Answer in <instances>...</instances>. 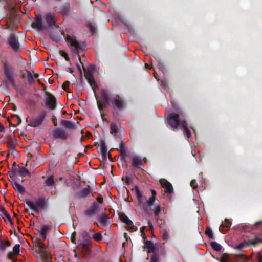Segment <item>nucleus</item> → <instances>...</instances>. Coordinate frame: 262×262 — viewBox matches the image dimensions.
<instances>
[{
  "instance_id": "864d4df0",
  "label": "nucleus",
  "mask_w": 262,
  "mask_h": 262,
  "mask_svg": "<svg viewBox=\"0 0 262 262\" xmlns=\"http://www.w3.org/2000/svg\"><path fill=\"white\" fill-rule=\"evenodd\" d=\"M195 180H193L190 182V185L193 188H195L196 187V185H195Z\"/></svg>"
},
{
  "instance_id": "0eeeda50",
  "label": "nucleus",
  "mask_w": 262,
  "mask_h": 262,
  "mask_svg": "<svg viewBox=\"0 0 262 262\" xmlns=\"http://www.w3.org/2000/svg\"><path fill=\"white\" fill-rule=\"evenodd\" d=\"M32 26L33 28L38 31L44 30L47 27L43 24L42 17L40 15H36L35 21L33 23Z\"/></svg>"
},
{
  "instance_id": "09e8293b",
  "label": "nucleus",
  "mask_w": 262,
  "mask_h": 262,
  "mask_svg": "<svg viewBox=\"0 0 262 262\" xmlns=\"http://www.w3.org/2000/svg\"><path fill=\"white\" fill-rule=\"evenodd\" d=\"M75 236H76V232H73L71 235V241L72 242V243H75V244L76 243Z\"/></svg>"
},
{
  "instance_id": "f8f14e48",
  "label": "nucleus",
  "mask_w": 262,
  "mask_h": 262,
  "mask_svg": "<svg viewBox=\"0 0 262 262\" xmlns=\"http://www.w3.org/2000/svg\"><path fill=\"white\" fill-rule=\"evenodd\" d=\"M45 117V114H42L38 117L31 121L30 125L32 127H37L40 125L43 122Z\"/></svg>"
},
{
  "instance_id": "4c0bfd02",
  "label": "nucleus",
  "mask_w": 262,
  "mask_h": 262,
  "mask_svg": "<svg viewBox=\"0 0 262 262\" xmlns=\"http://www.w3.org/2000/svg\"><path fill=\"white\" fill-rule=\"evenodd\" d=\"M231 225V221L227 219H225L224 222L222 223L221 226L223 227H230Z\"/></svg>"
},
{
  "instance_id": "1a4fd4ad",
  "label": "nucleus",
  "mask_w": 262,
  "mask_h": 262,
  "mask_svg": "<svg viewBox=\"0 0 262 262\" xmlns=\"http://www.w3.org/2000/svg\"><path fill=\"white\" fill-rule=\"evenodd\" d=\"M53 136L55 138L66 140L68 137L66 130L62 128L56 129L53 132Z\"/></svg>"
},
{
  "instance_id": "5fc2aeb1",
  "label": "nucleus",
  "mask_w": 262,
  "mask_h": 262,
  "mask_svg": "<svg viewBox=\"0 0 262 262\" xmlns=\"http://www.w3.org/2000/svg\"><path fill=\"white\" fill-rule=\"evenodd\" d=\"M161 84L164 86H167V81L166 79H163L161 80Z\"/></svg>"
},
{
  "instance_id": "f257e3e1",
  "label": "nucleus",
  "mask_w": 262,
  "mask_h": 262,
  "mask_svg": "<svg viewBox=\"0 0 262 262\" xmlns=\"http://www.w3.org/2000/svg\"><path fill=\"white\" fill-rule=\"evenodd\" d=\"M173 107L178 113H172L168 115L167 116V124L173 130L178 129L179 127H181V128H183L184 132L186 133L187 137L189 138L191 134L187 128V123L186 120L184 118L182 112L180 110H178L175 107L174 104H173Z\"/></svg>"
},
{
  "instance_id": "72a5a7b5",
  "label": "nucleus",
  "mask_w": 262,
  "mask_h": 262,
  "mask_svg": "<svg viewBox=\"0 0 262 262\" xmlns=\"http://www.w3.org/2000/svg\"><path fill=\"white\" fill-rule=\"evenodd\" d=\"M137 199H138V201L140 203L143 204V208L145 210L146 209V201H147V199L143 195V196Z\"/></svg>"
},
{
  "instance_id": "f3484780",
  "label": "nucleus",
  "mask_w": 262,
  "mask_h": 262,
  "mask_svg": "<svg viewBox=\"0 0 262 262\" xmlns=\"http://www.w3.org/2000/svg\"><path fill=\"white\" fill-rule=\"evenodd\" d=\"M4 68L6 76L11 81L13 84H14L15 80L13 76V73L7 64H5L4 66Z\"/></svg>"
},
{
  "instance_id": "58836bf2",
  "label": "nucleus",
  "mask_w": 262,
  "mask_h": 262,
  "mask_svg": "<svg viewBox=\"0 0 262 262\" xmlns=\"http://www.w3.org/2000/svg\"><path fill=\"white\" fill-rule=\"evenodd\" d=\"M162 232V238L164 240H168L169 239V234L166 229H163Z\"/></svg>"
},
{
  "instance_id": "c9c22d12",
  "label": "nucleus",
  "mask_w": 262,
  "mask_h": 262,
  "mask_svg": "<svg viewBox=\"0 0 262 262\" xmlns=\"http://www.w3.org/2000/svg\"><path fill=\"white\" fill-rule=\"evenodd\" d=\"M47 186H52L55 185V183L52 178H48L45 181Z\"/></svg>"
},
{
  "instance_id": "6ab92c4d",
  "label": "nucleus",
  "mask_w": 262,
  "mask_h": 262,
  "mask_svg": "<svg viewBox=\"0 0 262 262\" xmlns=\"http://www.w3.org/2000/svg\"><path fill=\"white\" fill-rule=\"evenodd\" d=\"M132 164L138 168H142L143 165L142 163L141 158L138 156H134L132 158Z\"/></svg>"
},
{
  "instance_id": "a19ab883",
  "label": "nucleus",
  "mask_w": 262,
  "mask_h": 262,
  "mask_svg": "<svg viewBox=\"0 0 262 262\" xmlns=\"http://www.w3.org/2000/svg\"><path fill=\"white\" fill-rule=\"evenodd\" d=\"M80 246H81L83 252H85V253L90 251L88 243L80 245Z\"/></svg>"
},
{
  "instance_id": "ddd939ff",
  "label": "nucleus",
  "mask_w": 262,
  "mask_h": 262,
  "mask_svg": "<svg viewBox=\"0 0 262 262\" xmlns=\"http://www.w3.org/2000/svg\"><path fill=\"white\" fill-rule=\"evenodd\" d=\"M99 224L98 225L102 226H106L110 224L109 218L105 213L102 212L100 216L98 217Z\"/></svg>"
},
{
  "instance_id": "e433bc0d",
  "label": "nucleus",
  "mask_w": 262,
  "mask_h": 262,
  "mask_svg": "<svg viewBox=\"0 0 262 262\" xmlns=\"http://www.w3.org/2000/svg\"><path fill=\"white\" fill-rule=\"evenodd\" d=\"M135 190L137 199L143 195V191L140 190L138 186H136L135 187Z\"/></svg>"
},
{
  "instance_id": "7c9ffc66",
  "label": "nucleus",
  "mask_w": 262,
  "mask_h": 262,
  "mask_svg": "<svg viewBox=\"0 0 262 262\" xmlns=\"http://www.w3.org/2000/svg\"><path fill=\"white\" fill-rule=\"evenodd\" d=\"M259 243H262V239L258 237H255L254 239L249 240L248 243L255 246Z\"/></svg>"
},
{
  "instance_id": "f03ea898",
  "label": "nucleus",
  "mask_w": 262,
  "mask_h": 262,
  "mask_svg": "<svg viewBox=\"0 0 262 262\" xmlns=\"http://www.w3.org/2000/svg\"><path fill=\"white\" fill-rule=\"evenodd\" d=\"M101 95L103 102L108 103L110 100L114 110L122 111L125 108L126 102L121 96L117 95H113L109 99L107 92L105 90H102Z\"/></svg>"
},
{
  "instance_id": "5701e85b",
  "label": "nucleus",
  "mask_w": 262,
  "mask_h": 262,
  "mask_svg": "<svg viewBox=\"0 0 262 262\" xmlns=\"http://www.w3.org/2000/svg\"><path fill=\"white\" fill-rule=\"evenodd\" d=\"M89 238V236L87 233H83L81 234L78 241V245H80L87 243L88 239Z\"/></svg>"
},
{
  "instance_id": "680f3d73",
  "label": "nucleus",
  "mask_w": 262,
  "mask_h": 262,
  "mask_svg": "<svg viewBox=\"0 0 262 262\" xmlns=\"http://www.w3.org/2000/svg\"><path fill=\"white\" fill-rule=\"evenodd\" d=\"M18 119V124H20L21 122V119L18 115H15Z\"/></svg>"
},
{
  "instance_id": "3c124183",
  "label": "nucleus",
  "mask_w": 262,
  "mask_h": 262,
  "mask_svg": "<svg viewBox=\"0 0 262 262\" xmlns=\"http://www.w3.org/2000/svg\"><path fill=\"white\" fill-rule=\"evenodd\" d=\"M70 85V82L69 81H66L62 85V88L64 90H66L69 85Z\"/></svg>"
},
{
  "instance_id": "cd10ccee",
  "label": "nucleus",
  "mask_w": 262,
  "mask_h": 262,
  "mask_svg": "<svg viewBox=\"0 0 262 262\" xmlns=\"http://www.w3.org/2000/svg\"><path fill=\"white\" fill-rule=\"evenodd\" d=\"M0 215L5 220L7 219V220H11V217L4 207L0 208Z\"/></svg>"
},
{
  "instance_id": "e2e57ef3",
  "label": "nucleus",
  "mask_w": 262,
  "mask_h": 262,
  "mask_svg": "<svg viewBox=\"0 0 262 262\" xmlns=\"http://www.w3.org/2000/svg\"><path fill=\"white\" fill-rule=\"evenodd\" d=\"M257 257L258 258V262H262V257L259 255H257Z\"/></svg>"
},
{
  "instance_id": "4468645a",
  "label": "nucleus",
  "mask_w": 262,
  "mask_h": 262,
  "mask_svg": "<svg viewBox=\"0 0 262 262\" xmlns=\"http://www.w3.org/2000/svg\"><path fill=\"white\" fill-rule=\"evenodd\" d=\"M11 182L13 188L16 191H18L20 193H23L25 192V188L17 181L11 179Z\"/></svg>"
},
{
  "instance_id": "9b49d317",
  "label": "nucleus",
  "mask_w": 262,
  "mask_h": 262,
  "mask_svg": "<svg viewBox=\"0 0 262 262\" xmlns=\"http://www.w3.org/2000/svg\"><path fill=\"white\" fill-rule=\"evenodd\" d=\"M93 195L90 187L88 186L81 189L77 194V197L79 198H84L87 196H90Z\"/></svg>"
},
{
  "instance_id": "0e129e2a",
  "label": "nucleus",
  "mask_w": 262,
  "mask_h": 262,
  "mask_svg": "<svg viewBox=\"0 0 262 262\" xmlns=\"http://www.w3.org/2000/svg\"><path fill=\"white\" fill-rule=\"evenodd\" d=\"M50 37L53 40H56L57 39V38L56 37H55L54 35H50Z\"/></svg>"
},
{
  "instance_id": "a878e982",
  "label": "nucleus",
  "mask_w": 262,
  "mask_h": 262,
  "mask_svg": "<svg viewBox=\"0 0 262 262\" xmlns=\"http://www.w3.org/2000/svg\"><path fill=\"white\" fill-rule=\"evenodd\" d=\"M156 192L155 191H153L152 192V195L149 197L148 200L147 199L146 207L148 206L150 208H151L152 206H153L154 203L155 201V197L154 196Z\"/></svg>"
},
{
  "instance_id": "39448f33",
  "label": "nucleus",
  "mask_w": 262,
  "mask_h": 262,
  "mask_svg": "<svg viewBox=\"0 0 262 262\" xmlns=\"http://www.w3.org/2000/svg\"><path fill=\"white\" fill-rule=\"evenodd\" d=\"M67 42L75 49H85V44L84 42L77 41L74 37L68 36L66 38Z\"/></svg>"
},
{
  "instance_id": "f704fd0d",
  "label": "nucleus",
  "mask_w": 262,
  "mask_h": 262,
  "mask_svg": "<svg viewBox=\"0 0 262 262\" xmlns=\"http://www.w3.org/2000/svg\"><path fill=\"white\" fill-rule=\"evenodd\" d=\"M27 74L26 75V78L28 80V81L30 84H32L34 83V79L33 76L30 71H27Z\"/></svg>"
},
{
  "instance_id": "4d7b16f0",
  "label": "nucleus",
  "mask_w": 262,
  "mask_h": 262,
  "mask_svg": "<svg viewBox=\"0 0 262 262\" xmlns=\"http://www.w3.org/2000/svg\"><path fill=\"white\" fill-rule=\"evenodd\" d=\"M244 247V245L243 244L241 243L239 245L235 247V249H242Z\"/></svg>"
},
{
  "instance_id": "6e6d98bb",
  "label": "nucleus",
  "mask_w": 262,
  "mask_h": 262,
  "mask_svg": "<svg viewBox=\"0 0 262 262\" xmlns=\"http://www.w3.org/2000/svg\"><path fill=\"white\" fill-rule=\"evenodd\" d=\"M148 226H149L150 229L151 230H152L154 226H153V224H152V222L151 221L149 220L148 221Z\"/></svg>"
},
{
  "instance_id": "473e14b6",
  "label": "nucleus",
  "mask_w": 262,
  "mask_h": 262,
  "mask_svg": "<svg viewBox=\"0 0 262 262\" xmlns=\"http://www.w3.org/2000/svg\"><path fill=\"white\" fill-rule=\"evenodd\" d=\"M211 245L212 248L216 251H219L222 249L221 245L215 242H212Z\"/></svg>"
},
{
  "instance_id": "2eb2a0df",
  "label": "nucleus",
  "mask_w": 262,
  "mask_h": 262,
  "mask_svg": "<svg viewBox=\"0 0 262 262\" xmlns=\"http://www.w3.org/2000/svg\"><path fill=\"white\" fill-rule=\"evenodd\" d=\"M47 26L50 27L55 24L54 15L53 13H47L44 16Z\"/></svg>"
},
{
  "instance_id": "bf43d9fd",
  "label": "nucleus",
  "mask_w": 262,
  "mask_h": 262,
  "mask_svg": "<svg viewBox=\"0 0 262 262\" xmlns=\"http://www.w3.org/2000/svg\"><path fill=\"white\" fill-rule=\"evenodd\" d=\"M125 182L127 183H129L131 181V179L129 177H125Z\"/></svg>"
},
{
  "instance_id": "c756f323",
  "label": "nucleus",
  "mask_w": 262,
  "mask_h": 262,
  "mask_svg": "<svg viewBox=\"0 0 262 262\" xmlns=\"http://www.w3.org/2000/svg\"><path fill=\"white\" fill-rule=\"evenodd\" d=\"M145 244L147 248L149 250V252H155V248L152 242L150 241H146Z\"/></svg>"
},
{
  "instance_id": "c03bdc74",
  "label": "nucleus",
  "mask_w": 262,
  "mask_h": 262,
  "mask_svg": "<svg viewBox=\"0 0 262 262\" xmlns=\"http://www.w3.org/2000/svg\"><path fill=\"white\" fill-rule=\"evenodd\" d=\"M151 262H159V257L156 255H154L151 257Z\"/></svg>"
},
{
  "instance_id": "c85d7f7f",
  "label": "nucleus",
  "mask_w": 262,
  "mask_h": 262,
  "mask_svg": "<svg viewBox=\"0 0 262 262\" xmlns=\"http://www.w3.org/2000/svg\"><path fill=\"white\" fill-rule=\"evenodd\" d=\"M85 76L86 79L88 80L89 83L92 86H93V84L94 83V77H93V75H92V74L89 72H87L85 74Z\"/></svg>"
},
{
  "instance_id": "423d86ee",
  "label": "nucleus",
  "mask_w": 262,
  "mask_h": 262,
  "mask_svg": "<svg viewBox=\"0 0 262 262\" xmlns=\"http://www.w3.org/2000/svg\"><path fill=\"white\" fill-rule=\"evenodd\" d=\"M47 96L46 98V106L51 110H53L56 107V98L55 97L50 94L49 92H46Z\"/></svg>"
},
{
  "instance_id": "8fccbe9b",
  "label": "nucleus",
  "mask_w": 262,
  "mask_h": 262,
  "mask_svg": "<svg viewBox=\"0 0 262 262\" xmlns=\"http://www.w3.org/2000/svg\"><path fill=\"white\" fill-rule=\"evenodd\" d=\"M97 103L98 107V108H99L100 110H101L103 109V107H104L103 105V104L100 102V101L99 100H98L97 99Z\"/></svg>"
},
{
  "instance_id": "37998d69",
  "label": "nucleus",
  "mask_w": 262,
  "mask_h": 262,
  "mask_svg": "<svg viewBox=\"0 0 262 262\" xmlns=\"http://www.w3.org/2000/svg\"><path fill=\"white\" fill-rule=\"evenodd\" d=\"M161 211V207L160 206V205H158L157 206H156L155 209L154 210V213H155V216H158L159 215V214L160 213Z\"/></svg>"
},
{
  "instance_id": "603ef678",
  "label": "nucleus",
  "mask_w": 262,
  "mask_h": 262,
  "mask_svg": "<svg viewBox=\"0 0 262 262\" xmlns=\"http://www.w3.org/2000/svg\"><path fill=\"white\" fill-rule=\"evenodd\" d=\"M158 68L162 71H163L164 70V65L162 63H161L160 61H159L158 62Z\"/></svg>"
},
{
  "instance_id": "6e6552de",
  "label": "nucleus",
  "mask_w": 262,
  "mask_h": 262,
  "mask_svg": "<svg viewBox=\"0 0 262 262\" xmlns=\"http://www.w3.org/2000/svg\"><path fill=\"white\" fill-rule=\"evenodd\" d=\"M9 44L11 48L15 51L19 50L20 45L17 38L14 34H11L9 37Z\"/></svg>"
},
{
  "instance_id": "dca6fc26",
  "label": "nucleus",
  "mask_w": 262,
  "mask_h": 262,
  "mask_svg": "<svg viewBox=\"0 0 262 262\" xmlns=\"http://www.w3.org/2000/svg\"><path fill=\"white\" fill-rule=\"evenodd\" d=\"M77 124H78L77 122L75 123L72 121L64 120H62L60 123L61 125L70 129H75L76 127Z\"/></svg>"
},
{
  "instance_id": "13d9d810",
  "label": "nucleus",
  "mask_w": 262,
  "mask_h": 262,
  "mask_svg": "<svg viewBox=\"0 0 262 262\" xmlns=\"http://www.w3.org/2000/svg\"><path fill=\"white\" fill-rule=\"evenodd\" d=\"M4 243L5 244V247L6 246L9 247L10 246V242L8 240L5 241V242H4Z\"/></svg>"
},
{
  "instance_id": "7ed1b4c3",
  "label": "nucleus",
  "mask_w": 262,
  "mask_h": 262,
  "mask_svg": "<svg viewBox=\"0 0 262 262\" xmlns=\"http://www.w3.org/2000/svg\"><path fill=\"white\" fill-rule=\"evenodd\" d=\"M26 203L31 210L36 213H39L47 207L44 197H39L35 202L30 200H27Z\"/></svg>"
},
{
  "instance_id": "ea45409f",
  "label": "nucleus",
  "mask_w": 262,
  "mask_h": 262,
  "mask_svg": "<svg viewBox=\"0 0 262 262\" xmlns=\"http://www.w3.org/2000/svg\"><path fill=\"white\" fill-rule=\"evenodd\" d=\"M20 245L16 244L13 248V252L15 255H18L19 253Z\"/></svg>"
},
{
  "instance_id": "aec40b11",
  "label": "nucleus",
  "mask_w": 262,
  "mask_h": 262,
  "mask_svg": "<svg viewBox=\"0 0 262 262\" xmlns=\"http://www.w3.org/2000/svg\"><path fill=\"white\" fill-rule=\"evenodd\" d=\"M50 229V228L48 225H42L41 228L40 229L38 228L37 230L41 236L43 238H46L47 237V233Z\"/></svg>"
},
{
  "instance_id": "49530a36",
  "label": "nucleus",
  "mask_w": 262,
  "mask_h": 262,
  "mask_svg": "<svg viewBox=\"0 0 262 262\" xmlns=\"http://www.w3.org/2000/svg\"><path fill=\"white\" fill-rule=\"evenodd\" d=\"M6 249L5 244L4 242H0V252H3Z\"/></svg>"
},
{
  "instance_id": "b1692460",
  "label": "nucleus",
  "mask_w": 262,
  "mask_h": 262,
  "mask_svg": "<svg viewBox=\"0 0 262 262\" xmlns=\"http://www.w3.org/2000/svg\"><path fill=\"white\" fill-rule=\"evenodd\" d=\"M122 221L123 223L126 224L128 226L132 231L136 230V229L133 225V222L127 216H124L122 219Z\"/></svg>"
},
{
  "instance_id": "bb28decb",
  "label": "nucleus",
  "mask_w": 262,
  "mask_h": 262,
  "mask_svg": "<svg viewBox=\"0 0 262 262\" xmlns=\"http://www.w3.org/2000/svg\"><path fill=\"white\" fill-rule=\"evenodd\" d=\"M110 132L114 137H115L118 133V128L116 123H112L111 124Z\"/></svg>"
},
{
  "instance_id": "69168bd1",
  "label": "nucleus",
  "mask_w": 262,
  "mask_h": 262,
  "mask_svg": "<svg viewBox=\"0 0 262 262\" xmlns=\"http://www.w3.org/2000/svg\"><path fill=\"white\" fill-rule=\"evenodd\" d=\"M69 72H70V73H73V71H74V69H73V68H69Z\"/></svg>"
},
{
  "instance_id": "a211bd4d",
  "label": "nucleus",
  "mask_w": 262,
  "mask_h": 262,
  "mask_svg": "<svg viewBox=\"0 0 262 262\" xmlns=\"http://www.w3.org/2000/svg\"><path fill=\"white\" fill-rule=\"evenodd\" d=\"M99 150L102 156V159L106 160L107 158L108 157V153L105 145L103 144H101L98 146Z\"/></svg>"
},
{
  "instance_id": "20e7f679",
  "label": "nucleus",
  "mask_w": 262,
  "mask_h": 262,
  "mask_svg": "<svg viewBox=\"0 0 262 262\" xmlns=\"http://www.w3.org/2000/svg\"><path fill=\"white\" fill-rule=\"evenodd\" d=\"M102 202V199L100 198H97V202H94L92 205L85 211V215L88 217H92L97 214L100 211L99 205L101 204Z\"/></svg>"
},
{
  "instance_id": "79ce46f5",
  "label": "nucleus",
  "mask_w": 262,
  "mask_h": 262,
  "mask_svg": "<svg viewBox=\"0 0 262 262\" xmlns=\"http://www.w3.org/2000/svg\"><path fill=\"white\" fill-rule=\"evenodd\" d=\"M205 234L209 237L210 239L213 238V234L212 230L210 228H207L205 231Z\"/></svg>"
},
{
  "instance_id": "338daca9",
  "label": "nucleus",
  "mask_w": 262,
  "mask_h": 262,
  "mask_svg": "<svg viewBox=\"0 0 262 262\" xmlns=\"http://www.w3.org/2000/svg\"><path fill=\"white\" fill-rule=\"evenodd\" d=\"M0 130L1 131H4L5 130V128L3 126L0 125Z\"/></svg>"
},
{
  "instance_id": "2f4dec72",
  "label": "nucleus",
  "mask_w": 262,
  "mask_h": 262,
  "mask_svg": "<svg viewBox=\"0 0 262 262\" xmlns=\"http://www.w3.org/2000/svg\"><path fill=\"white\" fill-rule=\"evenodd\" d=\"M92 237L98 242H100L102 239V234L100 232L94 234Z\"/></svg>"
},
{
  "instance_id": "052dcab7",
  "label": "nucleus",
  "mask_w": 262,
  "mask_h": 262,
  "mask_svg": "<svg viewBox=\"0 0 262 262\" xmlns=\"http://www.w3.org/2000/svg\"><path fill=\"white\" fill-rule=\"evenodd\" d=\"M8 222L10 223V224L11 226L12 227H13V226H14V223H13V221H12V217H11V220H8Z\"/></svg>"
},
{
  "instance_id": "de8ad7c7",
  "label": "nucleus",
  "mask_w": 262,
  "mask_h": 262,
  "mask_svg": "<svg viewBox=\"0 0 262 262\" xmlns=\"http://www.w3.org/2000/svg\"><path fill=\"white\" fill-rule=\"evenodd\" d=\"M89 27L90 30L92 34H94L96 31V28L94 26H93V25H92L91 24H89Z\"/></svg>"
},
{
  "instance_id": "412c9836",
  "label": "nucleus",
  "mask_w": 262,
  "mask_h": 262,
  "mask_svg": "<svg viewBox=\"0 0 262 262\" xmlns=\"http://www.w3.org/2000/svg\"><path fill=\"white\" fill-rule=\"evenodd\" d=\"M41 256L46 260H49L50 259V251L47 247H40Z\"/></svg>"
},
{
  "instance_id": "393cba45",
  "label": "nucleus",
  "mask_w": 262,
  "mask_h": 262,
  "mask_svg": "<svg viewBox=\"0 0 262 262\" xmlns=\"http://www.w3.org/2000/svg\"><path fill=\"white\" fill-rule=\"evenodd\" d=\"M17 143V140L15 139H12L11 141L8 142V144L9 145V151L11 154H14L16 152V150L15 147V144Z\"/></svg>"
},
{
  "instance_id": "9d476101",
  "label": "nucleus",
  "mask_w": 262,
  "mask_h": 262,
  "mask_svg": "<svg viewBox=\"0 0 262 262\" xmlns=\"http://www.w3.org/2000/svg\"><path fill=\"white\" fill-rule=\"evenodd\" d=\"M160 183L162 187L166 189V192L171 193L173 192V189L171 184L166 179H161L160 180Z\"/></svg>"
},
{
  "instance_id": "a18cd8bd",
  "label": "nucleus",
  "mask_w": 262,
  "mask_h": 262,
  "mask_svg": "<svg viewBox=\"0 0 262 262\" xmlns=\"http://www.w3.org/2000/svg\"><path fill=\"white\" fill-rule=\"evenodd\" d=\"M11 173L13 176H17L19 175L18 172V168H12Z\"/></svg>"
},
{
  "instance_id": "4be33fe9",
  "label": "nucleus",
  "mask_w": 262,
  "mask_h": 262,
  "mask_svg": "<svg viewBox=\"0 0 262 262\" xmlns=\"http://www.w3.org/2000/svg\"><path fill=\"white\" fill-rule=\"evenodd\" d=\"M18 174L22 177L27 176H31V173L25 167H18Z\"/></svg>"
},
{
  "instance_id": "774afa93",
  "label": "nucleus",
  "mask_w": 262,
  "mask_h": 262,
  "mask_svg": "<svg viewBox=\"0 0 262 262\" xmlns=\"http://www.w3.org/2000/svg\"><path fill=\"white\" fill-rule=\"evenodd\" d=\"M12 255V253H11V252H10V253L8 254V257H9V258H10H10H11Z\"/></svg>"
}]
</instances>
